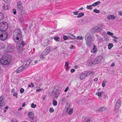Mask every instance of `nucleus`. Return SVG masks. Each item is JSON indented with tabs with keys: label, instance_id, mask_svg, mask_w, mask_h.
<instances>
[{
	"label": "nucleus",
	"instance_id": "f257e3e1",
	"mask_svg": "<svg viewBox=\"0 0 122 122\" xmlns=\"http://www.w3.org/2000/svg\"><path fill=\"white\" fill-rule=\"evenodd\" d=\"M13 36L15 42L21 40L22 35L20 29L17 28L15 30L13 33Z\"/></svg>",
	"mask_w": 122,
	"mask_h": 122
},
{
	"label": "nucleus",
	"instance_id": "f03ea898",
	"mask_svg": "<svg viewBox=\"0 0 122 122\" xmlns=\"http://www.w3.org/2000/svg\"><path fill=\"white\" fill-rule=\"evenodd\" d=\"M0 48L4 51L8 52L13 51L15 50V48L14 46L10 44L5 45L1 44Z\"/></svg>",
	"mask_w": 122,
	"mask_h": 122
},
{
	"label": "nucleus",
	"instance_id": "7ed1b4c3",
	"mask_svg": "<svg viewBox=\"0 0 122 122\" xmlns=\"http://www.w3.org/2000/svg\"><path fill=\"white\" fill-rule=\"evenodd\" d=\"M11 57L10 55L5 54L0 59L1 63L4 65H8L11 59Z\"/></svg>",
	"mask_w": 122,
	"mask_h": 122
},
{
	"label": "nucleus",
	"instance_id": "20e7f679",
	"mask_svg": "<svg viewBox=\"0 0 122 122\" xmlns=\"http://www.w3.org/2000/svg\"><path fill=\"white\" fill-rule=\"evenodd\" d=\"M85 40L87 46L90 47L92 43V38L91 34L89 33L86 34L85 36Z\"/></svg>",
	"mask_w": 122,
	"mask_h": 122
},
{
	"label": "nucleus",
	"instance_id": "39448f33",
	"mask_svg": "<svg viewBox=\"0 0 122 122\" xmlns=\"http://www.w3.org/2000/svg\"><path fill=\"white\" fill-rule=\"evenodd\" d=\"M34 114L32 112H30L28 113V116L30 118L31 122H36L37 121L36 118H34Z\"/></svg>",
	"mask_w": 122,
	"mask_h": 122
},
{
	"label": "nucleus",
	"instance_id": "423d86ee",
	"mask_svg": "<svg viewBox=\"0 0 122 122\" xmlns=\"http://www.w3.org/2000/svg\"><path fill=\"white\" fill-rule=\"evenodd\" d=\"M8 25L6 22H1L0 23V29L2 31H5L8 28Z\"/></svg>",
	"mask_w": 122,
	"mask_h": 122
},
{
	"label": "nucleus",
	"instance_id": "0eeeda50",
	"mask_svg": "<svg viewBox=\"0 0 122 122\" xmlns=\"http://www.w3.org/2000/svg\"><path fill=\"white\" fill-rule=\"evenodd\" d=\"M102 28V25L101 24H99L94 28L93 30L94 32L97 33L100 31Z\"/></svg>",
	"mask_w": 122,
	"mask_h": 122
},
{
	"label": "nucleus",
	"instance_id": "6e6552de",
	"mask_svg": "<svg viewBox=\"0 0 122 122\" xmlns=\"http://www.w3.org/2000/svg\"><path fill=\"white\" fill-rule=\"evenodd\" d=\"M1 36L0 37V40L4 41L6 40L8 37V33L5 31H3Z\"/></svg>",
	"mask_w": 122,
	"mask_h": 122
},
{
	"label": "nucleus",
	"instance_id": "1a4fd4ad",
	"mask_svg": "<svg viewBox=\"0 0 122 122\" xmlns=\"http://www.w3.org/2000/svg\"><path fill=\"white\" fill-rule=\"evenodd\" d=\"M3 97V96H1L0 97V107L1 109H3L4 108V106L5 105V102Z\"/></svg>",
	"mask_w": 122,
	"mask_h": 122
},
{
	"label": "nucleus",
	"instance_id": "9d476101",
	"mask_svg": "<svg viewBox=\"0 0 122 122\" xmlns=\"http://www.w3.org/2000/svg\"><path fill=\"white\" fill-rule=\"evenodd\" d=\"M121 100L118 99L117 101L115 108V109L116 110L119 109V107L121 106Z\"/></svg>",
	"mask_w": 122,
	"mask_h": 122
},
{
	"label": "nucleus",
	"instance_id": "9b49d317",
	"mask_svg": "<svg viewBox=\"0 0 122 122\" xmlns=\"http://www.w3.org/2000/svg\"><path fill=\"white\" fill-rule=\"evenodd\" d=\"M17 42L16 44L17 46L23 47L25 45V42L23 41H21V40L17 41L15 42Z\"/></svg>",
	"mask_w": 122,
	"mask_h": 122
},
{
	"label": "nucleus",
	"instance_id": "f8f14e48",
	"mask_svg": "<svg viewBox=\"0 0 122 122\" xmlns=\"http://www.w3.org/2000/svg\"><path fill=\"white\" fill-rule=\"evenodd\" d=\"M17 42L16 44L17 46L23 47L25 45V42L23 41H21V40L17 41L15 42Z\"/></svg>",
	"mask_w": 122,
	"mask_h": 122
},
{
	"label": "nucleus",
	"instance_id": "ddd939ff",
	"mask_svg": "<svg viewBox=\"0 0 122 122\" xmlns=\"http://www.w3.org/2000/svg\"><path fill=\"white\" fill-rule=\"evenodd\" d=\"M22 3L21 1H19L17 2V9L19 10L22 9Z\"/></svg>",
	"mask_w": 122,
	"mask_h": 122
},
{
	"label": "nucleus",
	"instance_id": "4468645a",
	"mask_svg": "<svg viewBox=\"0 0 122 122\" xmlns=\"http://www.w3.org/2000/svg\"><path fill=\"white\" fill-rule=\"evenodd\" d=\"M87 75V77H88L89 76H92L93 75H94L95 73L93 71H88L87 73H86Z\"/></svg>",
	"mask_w": 122,
	"mask_h": 122
},
{
	"label": "nucleus",
	"instance_id": "2eb2a0df",
	"mask_svg": "<svg viewBox=\"0 0 122 122\" xmlns=\"http://www.w3.org/2000/svg\"><path fill=\"white\" fill-rule=\"evenodd\" d=\"M25 67H23L22 66H21L18 67L16 70V72L18 73L20 72L22 70H24V68H25Z\"/></svg>",
	"mask_w": 122,
	"mask_h": 122
},
{
	"label": "nucleus",
	"instance_id": "dca6fc26",
	"mask_svg": "<svg viewBox=\"0 0 122 122\" xmlns=\"http://www.w3.org/2000/svg\"><path fill=\"white\" fill-rule=\"evenodd\" d=\"M85 77H87L86 73L81 74L80 76V78L81 80H82L83 78Z\"/></svg>",
	"mask_w": 122,
	"mask_h": 122
},
{
	"label": "nucleus",
	"instance_id": "f3484780",
	"mask_svg": "<svg viewBox=\"0 0 122 122\" xmlns=\"http://www.w3.org/2000/svg\"><path fill=\"white\" fill-rule=\"evenodd\" d=\"M107 18L108 19L113 20L115 19L116 18L115 16L113 15H108L107 17Z\"/></svg>",
	"mask_w": 122,
	"mask_h": 122
},
{
	"label": "nucleus",
	"instance_id": "a211bd4d",
	"mask_svg": "<svg viewBox=\"0 0 122 122\" xmlns=\"http://www.w3.org/2000/svg\"><path fill=\"white\" fill-rule=\"evenodd\" d=\"M102 57L101 56H100L96 58V61H97V63H98L102 59Z\"/></svg>",
	"mask_w": 122,
	"mask_h": 122
},
{
	"label": "nucleus",
	"instance_id": "6ab92c4d",
	"mask_svg": "<svg viewBox=\"0 0 122 122\" xmlns=\"http://www.w3.org/2000/svg\"><path fill=\"white\" fill-rule=\"evenodd\" d=\"M106 109V108L105 107H103L100 108L99 111L101 112H102L105 111Z\"/></svg>",
	"mask_w": 122,
	"mask_h": 122
},
{
	"label": "nucleus",
	"instance_id": "aec40b11",
	"mask_svg": "<svg viewBox=\"0 0 122 122\" xmlns=\"http://www.w3.org/2000/svg\"><path fill=\"white\" fill-rule=\"evenodd\" d=\"M16 48L18 50V52H20V51L22 50L23 49V47H22L16 46Z\"/></svg>",
	"mask_w": 122,
	"mask_h": 122
},
{
	"label": "nucleus",
	"instance_id": "412c9836",
	"mask_svg": "<svg viewBox=\"0 0 122 122\" xmlns=\"http://www.w3.org/2000/svg\"><path fill=\"white\" fill-rule=\"evenodd\" d=\"M101 2L100 1H97L96 2H95L94 3H93L92 5L93 6H95L99 4H100Z\"/></svg>",
	"mask_w": 122,
	"mask_h": 122
},
{
	"label": "nucleus",
	"instance_id": "4be33fe9",
	"mask_svg": "<svg viewBox=\"0 0 122 122\" xmlns=\"http://www.w3.org/2000/svg\"><path fill=\"white\" fill-rule=\"evenodd\" d=\"M29 64L30 63L27 64V63H26V62H25V63H24L23 65L22 66L23 67H25V68H24V69H25L27 68V66H28Z\"/></svg>",
	"mask_w": 122,
	"mask_h": 122
},
{
	"label": "nucleus",
	"instance_id": "5701e85b",
	"mask_svg": "<svg viewBox=\"0 0 122 122\" xmlns=\"http://www.w3.org/2000/svg\"><path fill=\"white\" fill-rule=\"evenodd\" d=\"M96 36L97 37V39L98 41H100L102 40L103 39L101 38V36L99 35H96Z\"/></svg>",
	"mask_w": 122,
	"mask_h": 122
},
{
	"label": "nucleus",
	"instance_id": "b1692460",
	"mask_svg": "<svg viewBox=\"0 0 122 122\" xmlns=\"http://www.w3.org/2000/svg\"><path fill=\"white\" fill-rule=\"evenodd\" d=\"M96 59H95L91 61V62L93 64H95L98 63Z\"/></svg>",
	"mask_w": 122,
	"mask_h": 122
},
{
	"label": "nucleus",
	"instance_id": "393cba45",
	"mask_svg": "<svg viewBox=\"0 0 122 122\" xmlns=\"http://www.w3.org/2000/svg\"><path fill=\"white\" fill-rule=\"evenodd\" d=\"M47 52L48 54L49 53L51 50L50 48L49 47H47L45 50Z\"/></svg>",
	"mask_w": 122,
	"mask_h": 122
},
{
	"label": "nucleus",
	"instance_id": "a878e982",
	"mask_svg": "<svg viewBox=\"0 0 122 122\" xmlns=\"http://www.w3.org/2000/svg\"><path fill=\"white\" fill-rule=\"evenodd\" d=\"M113 46V44L111 43H109L108 45V48L109 50L111 49L112 47Z\"/></svg>",
	"mask_w": 122,
	"mask_h": 122
},
{
	"label": "nucleus",
	"instance_id": "bb28decb",
	"mask_svg": "<svg viewBox=\"0 0 122 122\" xmlns=\"http://www.w3.org/2000/svg\"><path fill=\"white\" fill-rule=\"evenodd\" d=\"M84 13H83L82 12L79 13L78 15L77 16L78 18L81 17L84 15Z\"/></svg>",
	"mask_w": 122,
	"mask_h": 122
},
{
	"label": "nucleus",
	"instance_id": "cd10ccee",
	"mask_svg": "<svg viewBox=\"0 0 122 122\" xmlns=\"http://www.w3.org/2000/svg\"><path fill=\"white\" fill-rule=\"evenodd\" d=\"M4 18V16L3 14L0 12V21L2 20Z\"/></svg>",
	"mask_w": 122,
	"mask_h": 122
},
{
	"label": "nucleus",
	"instance_id": "c85d7f7f",
	"mask_svg": "<svg viewBox=\"0 0 122 122\" xmlns=\"http://www.w3.org/2000/svg\"><path fill=\"white\" fill-rule=\"evenodd\" d=\"M92 5H87L86 7V8L87 9L92 10Z\"/></svg>",
	"mask_w": 122,
	"mask_h": 122
},
{
	"label": "nucleus",
	"instance_id": "c756f323",
	"mask_svg": "<svg viewBox=\"0 0 122 122\" xmlns=\"http://www.w3.org/2000/svg\"><path fill=\"white\" fill-rule=\"evenodd\" d=\"M60 39V38L58 36H55L54 37V39L56 41H59V40Z\"/></svg>",
	"mask_w": 122,
	"mask_h": 122
},
{
	"label": "nucleus",
	"instance_id": "7c9ffc66",
	"mask_svg": "<svg viewBox=\"0 0 122 122\" xmlns=\"http://www.w3.org/2000/svg\"><path fill=\"white\" fill-rule=\"evenodd\" d=\"M53 105L55 106H56L57 104V101L55 100H53Z\"/></svg>",
	"mask_w": 122,
	"mask_h": 122
},
{
	"label": "nucleus",
	"instance_id": "2f4dec72",
	"mask_svg": "<svg viewBox=\"0 0 122 122\" xmlns=\"http://www.w3.org/2000/svg\"><path fill=\"white\" fill-rule=\"evenodd\" d=\"M93 11L96 13H98L100 12V11L97 10V9H95Z\"/></svg>",
	"mask_w": 122,
	"mask_h": 122
},
{
	"label": "nucleus",
	"instance_id": "473e14b6",
	"mask_svg": "<svg viewBox=\"0 0 122 122\" xmlns=\"http://www.w3.org/2000/svg\"><path fill=\"white\" fill-rule=\"evenodd\" d=\"M69 63L66 62L65 63V66H66V69H68L69 68V67L68 65Z\"/></svg>",
	"mask_w": 122,
	"mask_h": 122
},
{
	"label": "nucleus",
	"instance_id": "72a5a7b5",
	"mask_svg": "<svg viewBox=\"0 0 122 122\" xmlns=\"http://www.w3.org/2000/svg\"><path fill=\"white\" fill-rule=\"evenodd\" d=\"M106 80H104L102 81V84L103 87H104L105 86Z\"/></svg>",
	"mask_w": 122,
	"mask_h": 122
},
{
	"label": "nucleus",
	"instance_id": "f704fd0d",
	"mask_svg": "<svg viewBox=\"0 0 122 122\" xmlns=\"http://www.w3.org/2000/svg\"><path fill=\"white\" fill-rule=\"evenodd\" d=\"M76 39L78 40H82L83 39V38L82 36H78L77 37Z\"/></svg>",
	"mask_w": 122,
	"mask_h": 122
},
{
	"label": "nucleus",
	"instance_id": "c9c22d12",
	"mask_svg": "<svg viewBox=\"0 0 122 122\" xmlns=\"http://www.w3.org/2000/svg\"><path fill=\"white\" fill-rule=\"evenodd\" d=\"M96 46H94L93 48V50H92V52L93 53H94L97 50V49H96Z\"/></svg>",
	"mask_w": 122,
	"mask_h": 122
},
{
	"label": "nucleus",
	"instance_id": "e433bc0d",
	"mask_svg": "<svg viewBox=\"0 0 122 122\" xmlns=\"http://www.w3.org/2000/svg\"><path fill=\"white\" fill-rule=\"evenodd\" d=\"M73 111V109H70L68 112V113L69 114H71L72 113Z\"/></svg>",
	"mask_w": 122,
	"mask_h": 122
},
{
	"label": "nucleus",
	"instance_id": "4c0bfd02",
	"mask_svg": "<svg viewBox=\"0 0 122 122\" xmlns=\"http://www.w3.org/2000/svg\"><path fill=\"white\" fill-rule=\"evenodd\" d=\"M3 9L5 10H7L8 9V7L7 6H4L3 7Z\"/></svg>",
	"mask_w": 122,
	"mask_h": 122
},
{
	"label": "nucleus",
	"instance_id": "58836bf2",
	"mask_svg": "<svg viewBox=\"0 0 122 122\" xmlns=\"http://www.w3.org/2000/svg\"><path fill=\"white\" fill-rule=\"evenodd\" d=\"M31 107L33 108H35L36 107V104H34L33 103H32L31 105Z\"/></svg>",
	"mask_w": 122,
	"mask_h": 122
},
{
	"label": "nucleus",
	"instance_id": "ea45409f",
	"mask_svg": "<svg viewBox=\"0 0 122 122\" xmlns=\"http://www.w3.org/2000/svg\"><path fill=\"white\" fill-rule=\"evenodd\" d=\"M98 94V96L99 97H101L102 95V93L101 92H97L96 94Z\"/></svg>",
	"mask_w": 122,
	"mask_h": 122
},
{
	"label": "nucleus",
	"instance_id": "a19ab883",
	"mask_svg": "<svg viewBox=\"0 0 122 122\" xmlns=\"http://www.w3.org/2000/svg\"><path fill=\"white\" fill-rule=\"evenodd\" d=\"M54 110L52 108H51L50 109L49 111L51 113H52L53 112H54Z\"/></svg>",
	"mask_w": 122,
	"mask_h": 122
},
{
	"label": "nucleus",
	"instance_id": "79ce46f5",
	"mask_svg": "<svg viewBox=\"0 0 122 122\" xmlns=\"http://www.w3.org/2000/svg\"><path fill=\"white\" fill-rule=\"evenodd\" d=\"M79 11H75L73 12V14L75 15H77L78 14Z\"/></svg>",
	"mask_w": 122,
	"mask_h": 122
},
{
	"label": "nucleus",
	"instance_id": "37998d69",
	"mask_svg": "<svg viewBox=\"0 0 122 122\" xmlns=\"http://www.w3.org/2000/svg\"><path fill=\"white\" fill-rule=\"evenodd\" d=\"M42 55H46L47 54V52L45 50L42 53Z\"/></svg>",
	"mask_w": 122,
	"mask_h": 122
},
{
	"label": "nucleus",
	"instance_id": "c03bdc74",
	"mask_svg": "<svg viewBox=\"0 0 122 122\" xmlns=\"http://www.w3.org/2000/svg\"><path fill=\"white\" fill-rule=\"evenodd\" d=\"M107 34L108 35L110 36L113 35V33H111V32L109 31L107 32Z\"/></svg>",
	"mask_w": 122,
	"mask_h": 122
},
{
	"label": "nucleus",
	"instance_id": "a18cd8bd",
	"mask_svg": "<svg viewBox=\"0 0 122 122\" xmlns=\"http://www.w3.org/2000/svg\"><path fill=\"white\" fill-rule=\"evenodd\" d=\"M17 95V93L16 92L14 93L13 94V96L14 97H16V98H17L18 97Z\"/></svg>",
	"mask_w": 122,
	"mask_h": 122
},
{
	"label": "nucleus",
	"instance_id": "49530a36",
	"mask_svg": "<svg viewBox=\"0 0 122 122\" xmlns=\"http://www.w3.org/2000/svg\"><path fill=\"white\" fill-rule=\"evenodd\" d=\"M24 91V89L23 88H21L20 90V93H23Z\"/></svg>",
	"mask_w": 122,
	"mask_h": 122
},
{
	"label": "nucleus",
	"instance_id": "de8ad7c7",
	"mask_svg": "<svg viewBox=\"0 0 122 122\" xmlns=\"http://www.w3.org/2000/svg\"><path fill=\"white\" fill-rule=\"evenodd\" d=\"M43 55H42V54H41V55L40 56V59L41 60H43L44 59V57L43 56Z\"/></svg>",
	"mask_w": 122,
	"mask_h": 122
},
{
	"label": "nucleus",
	"instance_id": "09e8293b",
	"mask_svg": "<svg viewBox=\"0 0 122 122\" xmlns=\"http://www.w3.org/2000/svg\"><path fill=\"white\" fill-rule=\"evenodd\" d=\"M63 38L64 40H66L68 39V37L65 35L64 36Z\"/></svg>",
	"mask_w": 122,
	"mask_h": 122
},
{
	"label": "nucleus",
	"instance_id": "8fccbe9b",
	"mask_svg": "<svg viewBox=\"0 0 122 122\" xmlns=\"http://www.w3.org/2000/svg\"><path fill=\"white\" fill-rule=\"evenodd\" d=\"M3 31L2 30H0V38L1 37H0L2 36V34H3Z\"/></svg>",
	"mask_w": 122,
	"mask_h": 122
},
{
	"label": "nucleus",
	"instance_id": "3c124183",
	"mask_svg": "<svg viewBox=\"0 0 122 122\" xmlns=\"http://www.w3.org/2000/svg\"><path fill=\"white\" fill-rule=\"evenodd\" d=\"M71 38L73 39H74L76 38L75 36L73 34H72V36Z\"/></svg>",
	"mask_w": 122,
	"mask_h": 122
},
{
	"label": "nucleus",
	"instance_id": "603ef678",
	"mask_svg": "<svg viewBox=\"0 0 122 122\" xmlns=\"http://www.w3.org/2000/svg\"><path fill=\"white\" fill-rule=\"evenodd\" d=\"M69 89V87L68 86L64 90V92H67L68 90Z\"/></svg>",
	"mask_w": 122,
	"mask_h": 122
},
{
	"label": "nucleus",
	"instance_id": "864d4df0",
	"mask_svg": "<svg viewBox=\"0 0 122 122\" xmlns=\"http://www.w3.org/2000/svg\"><path fill=\"white\" fill-rule=\"evenodd\" d=\"M91 118H88L86 122H89L91 120Z\"/></svg>",
	"mask_w": 122,
	"mask_h": 122
},
{
	"label": "nucleus",
	"instance_id": "5fc2aeb1",
	"mask_svg": "<svg viewBox=\"0 0 122 122\" xmlns=\"http://www.w3.org/2000/svg\"><path fill=\"white\" fill-rule=\"evenodd\" d=\"M75 71V70L74 69H71V73H73Z\"/></svg>",
	"mask_w": 122,
	"mask_h": 122
},
{
	"label": "nucleus",
	"instance_id": "6e6d98bb",
	"mask_svg": "<svg viewBox=\"0 0 122 122\" xmlns=\"http://www.w3.org/2000/svg\"><path fill=\"white\" fill-rule=\"evenodd\" d=\"M30 60H29L26 61V63H27V64H28L29 63H30Z\"/></svg>",
	"mask_w": 122,
	"mask_h": 122
},
{
	"label": "nucleus",
	"instance_id": "4d7b16f0",
	"mask_svg": "<svg viewBox=\"0 0 122 122\" xmlns=\"http://www.w3.org/2000/svg\"><path fill=\"white\" fill-rule=\"evenodd\" d=\"M112 37L115 38L114 39H118V37H117L114 36H112Z\"/></svg>",
	"mask_w": 122,
	"mask_h": 122
},
{
	"label": "nucleus",
	"instance_id": "13d9d810",
	"mask_svg": "<svg viewBox=\"0 0 122 122\" xmlns=\"http://www.w3.org/2000/svg\"><path fill=\"white\" fill-rule=\"evenodd\" d=\"M61 100L63 102H64L65 101V98H62Z\"/></svg>",
	"mask_w": 122,
	"mask_h": 122
},
{
	"label": "nucleus",
	"instance_id": "bf43d9fd",
	"mask_svg": "<svg viewBox=\"0 0 122 122\" xmlns=\"http://www.w3.org/2000/svg\"><path fill=\"white\" fill-rule=\"evenodd\" d=\"M12 122H18L16 120L13 119L12 121Z\"/></svg>",
	"mask_w": 122,
	"mask_h": 122
},
{
	"label": "nucleus",
	"instance_id": "052dcab7",
	"mask_svg": "<svg viewBox=\"0 0 122 122\" xmlns=\"http://www.w3.org/2000/svg\"><path fill=\"white\" fill-rule=\"evenodd\" d=\"M113 40L116 43L117 42V40L115 39H113Z\"/></svg>",
	"mask_w": 122,
	"mask_h": 122
},
{
	"label": "nucleus",
	"instance_id": "680f3d73",
	"mask_svg": "<svg viewBox=\"0 0 122 122\" xmlns=\"http://www.w3.org/2000/svg\"><path fill=\"white\" fill-rule=\"evenodd\" d=\"M42 89H39L36 90V91H38V92H40V91H42Z\"/></svg>",
	"mask_w": 122,
	"mask_h": 122
},
{
	"label": "nucleus",
	"instance_id": "e2e57ef3",
	"mask_svg": "<svg viewBox=\"0 0 122 122\" xmlns=\"http://www.w3.org/2000/svg\"><path fill=\"white\" fill-rule=\"evenodd\" d=\"M74 46L73 45H71L70 47V49H72L73 48V47H74Z\"/></svg>",
	"mask_w": 122,
	"mask_h": 122
},
{
	"label": "nucleus",
	"instance_id": "0e129e2a",
	"mask_svg": "<svg viewBox=\"0 0 122 122\" xmlns=\"http://www.w3.org/2000/svg\"><path fill=\"white\" fill-rule=\"evenodd\" d=\"M55 96L56 97H58V94H57V93L56 92H55Z\"/></svg>",
	"mask_w": 122,
	"mask_h": 122
},
{
	"label": "nucleus",
	"instance_id": "69168bd1",
	"mask_svg": "<svg viewBox=\"0 0 122 122\" xmlns=\"http://www.w3.org/2000/svg\"><path fill=\"white\" fill-rule=\"evenodd\" d=\"M25 104L26 103L25 102H24L22 105V107H24V106L25 105Z\"/></svg>",
	"mask_w": 122,
	"mask_h": 122
},
{
	"label": "nucleus",
	"instance_id": "338daca9",
	"mask_svg": "<svg viewBox=\"0 0 122 122\" xmlns=\"http://www.w3.org/2000/svg\"><path fill=\"white\" fill-rule=\"evenodd\" d=\"M118 13L119 14H120V15H122V12L121 11H120Z\"/></svg>",
	"mask_w": 122,
	"mask_h": 122
},
{
	"label": "nucleus",
	"instance_id": "774afa93",
	"mask_svg": "<svg viewBox=\"0 0 122 122\" xmlns=\"http://www.w3.org/2000/svg\"><path fill=\"white\" fill-rule=\"evenodd\" d=\"M72 36V34H69L68 36L70 37L71 36Z\"/></svg>",
	"mask_w": 122,
	"mask_h": 122
}]
</instances>
